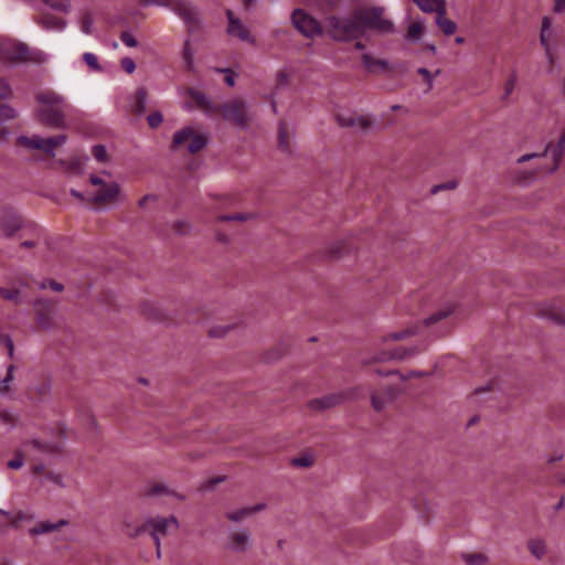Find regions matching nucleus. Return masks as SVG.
<instances>
[{"label":"nucleus","instance_id":"6ab92c4d","mask_svg":"<svg viewBox=\"0 0 565 565\" xmlns=\"http://www.w3.org/2000/svg\"><path fill=\"white\" fill-rule=\"evenodd\" d=\"M344 401V394L342 393H333L326 395L320 398H316L310 401L309 406L311 409L323 411L334 407L335 405L341 404Z\"/></svg>","mask_w":565,"mask_h":565},{"label":"nucleus","instance_id":"3c124183","mask_svg":"<svg viewBox=\"0 0 565 565\" xmlns=\"http://www.w3.org/2000/svg\"><path fill=\"white\" fill-rule=\"evenodd\" d=\"M120 40L128 47H136L138 45L136 38L129 31L122 32Z\"/></svg>","mask_w":565,"mask_h":565},{"label":"nucleus","instance_id":"e2e57ef3","mask_svg":"<svg viewBox=\"0 0 565 565\" xmlns=\"http://www.w3.org/2000/svg\"><path fill=\"white\" fill-rule=\"evenodd\" d=\"M121 66H122V68H124L128 74L134 73V72H135V70H136V64H135L134 60H132V58H130V57H124V58L121 60Z\"/></svg>","mask_w":565,"mask_h":565},{"label":"nucleus","instance_id":"72a5a7b5","mask_svg":"<svg viewBox=\"0 0 565 565\" xmlns=\"http://www.w3.org/2000/svg\"><path fill=\"white\" fill-rule=\"evenodd\" d=\"M46 6L52 8L53 10L60 12H68L71 10V1L70 0H42Z\"/></svg>","mask_w":565,"mask_h":565},{"label":"nucleus","instance_id":"cd10ccee","mask_svg":"<svg viewBox=\"0 0 565 565\" xmlns=\"http://www.w3.org/2000/svg\"><path fill=\"white\" fill-rule=\"evenodd\" d=\"M278 145L282 151L290 152L292 136L288 132L286 126L282 122L278 127Z\"/></svg>","mask_w":565,"mask_h":565},{"label":"nucleus","instance_id":"603ef678","mask_svg":"<svg viewBox=\"0 0 565 565\" xmlns=\"http://www.w3.org/2000/svg\"><path fill=\"white\" fill-rule=\"evenodd\" d=\"M8 467L13 470H18L23 467L24 458L21 452H17L14 458L8 461Z\"/></svg>","mask_w":565,"mask_h":565},{"label":"nucleus","instance_id":"052dcab7","mask_svg":"<svg viewBox=\"0 0 565 565\" xmlns=\"http://www.w3.org/2000/svg\"><path fill=\"white\" fill-rule=\"evenodd\" d=\"M87 160V157H85L84 160H82L81 158H76L71 162L70 169L76 173H79L83 170L84 164Z\"/></svg>","mask_w":565,"mask_h":565},{"label":"nucleus","instance_id":"13d9d810","mask_svg":"<svg viewBox=\"0 0 565 565\" xmlns=\"http://www.w3.org/2000/svg\"><path fill=\"white\" fill-rule=\"evenodd\" d=\"M465 559L470 565H481L486 562V556L482 554H471L466 556Z\"/></svg>","mask_w":565,"mask_h":565},{"label":"nucleus","instance_id":"680f3d73","mask_svg":"<svg viewBox=\"0 0 565 565\" xmlns=\"http://www.w3.org/2000/svg\"><path fill=\"white\" fill-rule=\"evenodd\" d=\"M45 480L47 481H51L53 482L54 484L58 486V487H65L64 482H63V479H62V476L58 475V473H54V472H47L45 475Z\"/></svg>","mask_w":565,"mask_h":565},{"label":"nucleus","instance_id":"5fc2aeb1","mask_svg":"<svg viewBox=\"0 0 565 565\" xmlns=\"http://www.w3.org/2000/svg\"><path fill=\"white\" fill-rule=\"evenodd\" d=\"M542 315H543V317L552 320L555 323H561V324L565 323V318L563 317L562 312H559L556 309H553V311L551 313L542 312Z\"/></svg>","mask_w":565,"mask_h":565},{"label":"nucleus","instance_id":"ddd939ff","mask_svg":"<svg viewBox=\"0 0 565 565\" xmlns=\"http://www.w3.org/2000/svg\"><path fill=\"white\" fill-rule=\"evenodd\" d=\"M19 145L25 147L28 149H39L44 151L46 154L51 157H55V147L53 145V140L50 138H42L40 136L25 137L21 136L18 138Z\"/></svg>","mask_w":565,"mask_h":565},{"label":"nucleus","instance_id":"338daca9","mask_svg":"<svg viewBox=\"0 0 565 565\" xmlns=\"http://www.w3.org/2000/svg\"><path fill=\"white\" fill-rule=\"evenodd\" d=\"M553 11L563 13L565 11V0H554Z\"/></svg>","mask_w":565,"mask_h":565},{"label":"nucleus","instance_id":"774afa93","mask_svg":"<svg viewBox=\"0 0 565 565\" xmlns=\"http://www.w3.org/2000/svg\"><path fill=\"white\" fill-rule=\"evenodd\" d=\"M38 323L44 329H49L51 327L50 321L46 319V317L43 313L38 315Z\"/></svg>","mask_w":565,"mask_h":565},{"label":"nucleus","instance_id":"a878e982","mask_svg":"<svg viewBox=\"0 0 565 565\" xmlns=\"http://www.w3.org/2000/svg\"><path fill=\"white\" fill-rule=\"evenodd\" d=\"M396 395L397 393L392 388L386 390L385 396L383 397L374 394L371 398L372 406L375 411L380 412L385 408L387 403L394 401Z\"/></svg>","mask_w":565,"mask_h":565},{"label":"nucleus","instance_id":"8fccbe9b","mask_svg":"<svg viewBox=\"0 0 565 565\" xmlns=\"http://www.w3.org/2000/svg\"><path fill=\"white\" fill-rule=\"evenodd\" d=\"M94 20L89 13L85 14L82 20L81 30L85 34H92Z\"/></svg>","mask_w":565,"mask_h":565},{"label":"nucleus","instance_id":"412c9836","mask_svg":"<svg viewBox=\"0 0 565 565\" xmlns=\"http://www.w3.org/2000/svg\"><path fill=\"white\" fill-rule=\"evenodd\" d=\"M67 524L65 520H58L56 522L52 521H40L35 526L29 529V534L31 536H39L43 534H49L55 531H58L63 526Z\"/></svg>","mask_w":565,"mask_h":565},{"label":"nucleus","instance_id":"2eb2a0df","mask_svg":"<svg viewBox=\"0 0 565 565\" xmlns=\"http://www.w3.org/2000/svg\"><path fill=\"white\" fill-rule=\"evenodd\" d=\"M337 121L342 127H354L362 130L367 129L371 125L369 118L364 116H358L349 111L338 113Z\"/></svg>","mask_w":565,"mask_h":565},{"label":"nucleus","instance_id":"bb28decb","mask_svg":"<svg viewBox=\"0 0 565 565\" xmlns=\"http://www.w3.org/2000/svg\"><path fill=\"white\" fill-rule=\"evenodd\" d=\"M148 529L147 521L142 524H139L130 519H126L124 521V531L130 537H136Z\"/></svg>","mask_w":565,"mask_h":565},{"label":"nucleus","instance_id":"37998d69","mask_svg":"<svg viewBox=\"0 0 565 565\" xmlns=\"http://www.w3.org/2000/svg\"><path fill=\"white\" fill-rule=\"evenodd\" d=\"M93 156L98 162H107L108 161V153L106 150V147L103 145H96L93 147Z\"/></svg>","mask_w":565,"mask_h":565},{"label":"nucleus","instance_id":"39448f33","mask_svg":"<svg viewBox=\"0 0 565 565\" xmlns=\"http://www.w3.org/2000/svg\"><path fill=\"white\" fill-rule=\"evenodd\" d=\"M207 141V135L192 126L183 127L173 135V148L192 154L201 151Z\"/></svg>","mask_w":565,"mask_h":565},{"label":"nucleus","instance_id":"f8f14e48","mask_svg":"<svg viewBox=\"0 0 565 565\" xmlns=\"http://www.w3.org/2000/svg\"><path fill=\"white\" fill-rule=\"evenodd\" d=\"M253 540L248 529L231 531L227 536V550L234 553H244L252 546Z\"/></svg>","mask_w":565,"mask_h":565},{"label":"nucleus","instance_id":"e433bc0d","mask_svg":"<svg viewBox=\"0 0 565 565\" xmlns=\"http://www.w3.org/2000/svg\"><path fill=\"white\" fill-rule=\"evenodd\" d=\"M0 297H2L6 300L13 301L15 303H20L22 301L19 289H7L0 287Z\"/></svg>","mask_w":565,"mask_h":565},{"label":"nucleus","instance_id":"dca6fc26","mask_svg":"<svg viewBox=\"0 0 565 565\" xmlns=\"http://www.w3.org/2000/svg\"><path fill=\"white\" fill-rule=\"evenodd\" d=\"M226 17L228 19L227 33L231 36L238 38L242 41H247L253 43L254 39L249 35V32L244 26L238 18H236L231 10L226 11Z\"/></svg>","mask_w":565,"mask_h":565},{"label":"nucleus","instance_id":"6e6552de","mask_svg":"<svg viewBox=\"0 0 565 565\" xmlns=\"http://www.w3.org/2000/svg\"><path fill=\"white\" fill-rule=\"evenodd\" d=\"M552 153V162L551 164L544 168V171L552 173L557 170L561 159L565 152V135H562L556 145L547 143L542 152H532L526 153L518 159V163H523L525 161L532 159H543L546 158L548 153Z\"/></svg>","mask_w":565,"mask_h":565},{"label":"nucleus","instance_id":"aec40b11","mask_svg":"<svg viewBox=\"0 0 565 565\" xmlns=\"http://www.w3.org/2000/svg\"><path fill=\"white\" fill-rule=\"evenodd\" d=\"M422 351L419 347L413 345L409 348H398L391 353H382L381 355L376 356V361H390V360H398L403 361L406 359H409L412 356H415Z\"/></svg>","mask_w":565,"mask_h":565},{"label":"nucleus","instance_id":"f03ea898","mask_svg":"<svg viewBox=\"0 0 565 565\" xmlns=\"http://www.w3.org/2000/svg\"><path fill=\"white\" fill-rule=\"evenodd\" d=\"M324 28L328 35L339 42H349L363 36L359 11L352 15L328 17Z\"/></svg>","mask_w":565,"mask_h":565},{"label":"nucleus","instance_id":"7c9ffc66","mask_svg":"<svg viewBox=\"0 0 565 565\" xmlns=\"http://www.w3.org/2000/svg\"><path fill=\"white\" fill-rule=\"evenodd\" d=\"M34 515L25 511H17L10 515V523L13 527H18L23 522H30Z\"/></svg>","mask_w":565,"mask_h":565},{"label":"nucleus","instance_id":"de8ad7c7","mask_svg":"<svg viewBox=\"0 0 565 565\" xmlns=\"http://www.w3.org/2000/svg\"><path fill=\"white\" fill-rule=\"evenodd\" d=\"M11 95H12L11 86L9 85V83L6 79L0 78V103L9 99L11 97Z\"/></svg>","mask_w":565,"mask_h":565},{"label":"nucleus","instance_id":"0e129e2a","mask_svg":"<svg viewBox=\"0 0 565 565\" xmlns=\"http://www.w3.org/2000/svg\"><path fill=\"white\" fill-rule=\"evenodd\" d=\"M174 231L180 235H184L190 231V224L186 221H179L174 224Z\"/></svg>","mask_w":565,"mask_h":565},{"label":"nucleus","instance_id":"473e14b6","mask_svg":"<svg viewBox=\"0 0 565 565\" xmlns=\"http://www.w3.org/2000/svg\"><path fill=\"white\" fill-rule=\"evenodd\" d=\"M423 24L420 22H413L408 29L406 39L413 42H418L422 38Z\"/></svg>","mask_w":565,"mask_h":565},{"label":"nucleus","instance_id":"5701e85b","mask_svg":"<svg viewBox=\"0 0 565 565\" xmlns=\"http://www.w3.org/2000/svg\"><path fill=\"white\" fill-rule=\"evenodd\" d=\"M436 24L445 35H451L457 30V24L445 15V10H438L436 14Z\"/></svg>","mask_w":565,"mask_h":565},{"label":"nucleus","instance_id":"7ed1b4c3","mask_svg":"<svg viewBox=\"0 0 565 565\" xmlns=\"http://www.w3.org/2000/svg\"><path fill=\"white\" fill-rule=\"evenodd\" d=\"M89 183L96 188L88 193V200L94 203H115L119 200L120 186L111 179L109 171L103 170L89 177Z\"/></svg>","mask_w":565,"mask_h":565},{"label":"nucleus","instance_id":"b1692460","mask_svg":"<svg viewBox=\"0 0 565 565\" xmlns=\"http://www.w3.org/2000/svg\"><path fill=\"white\" fill-rule=\"evenodd\" d=\"M38 23L45 30L49 31H63L66 28V22L63 19L56 17H43Z\"/></svg>","mask_w":565,"mask_h":565},{"label":"nucleus","instance_id":"20e7f679","mask_svg":"<svg viewBox=\"0 0 565 565\" xmlns=\"http://www.w3.org/2000/svg\"><path fill=\"white\" fill-rule=\"evenodd\" d=\"M224 120L232 122L238 128L247 129L253 119L249 104L242 98H233L220 106Z\"/></svg>","mask_w":565,"mask_h":565},{"label":"nucleus","instance_id":"79ce46f5","mask_svg":"<svg viewBox=\"0 0 565 565\" xmlns=\"http://www.w3.org/2000/svg\"><path fill=\"white\" fill-rule=\"evenodd\" d=\"M417 333V330L416 329H413V328H408V329H405L403 331H399V332H393V333H390L387 337H386V340H393V341H399V340H404L413 334Z\"/></svg>","mask_w":565,"mask_h":565},{"label":"nucleus","instance_id":"09e8293b","mask_svg":"<svg viewBox=\"0 0 565 565\" xmlns=\"http://www.w3.org/2000/svg\"><path fill=\"white\" fill-rule=\"evenodd\" d=\"M147 121L151 128H157L162 124L163 116L160 111H154L147 117Z\"/></svg>","mask_w":565,"mask_h":565},{"label":"nucleus","instance_id":"58836bf2","mask_svg":"<svg viewBox=\"0 0 565 565\" xmlns=\"http://www.w3.org/2000/svg\"><path fill=\"white\" fill-rule=\"evenodd\" d=\"M83 60L92 71H94V72L102 71V67L98 63V58L94 53L85 52L83 54Z\"/></svg>","mask_w":565,"mask_h":565},{"label":"nucleus","instance_id":"c756f323","mask_svg":"<svg viewBox=\"0 0 565 565\" xmlns=\"http://www.w3.org/2000/svg\"><path fill=\"white\" fill-rule=\"evenodd\" d=\"M530 552L536 557L542 558L546 552L545 542L541 539H532L527 543Z\"/></svg>","mask_w":565,"mask_h":565},{"label":"nucleus","instance_id":"393cba45","mask_svg":"<svg viewBox=\"0 0 565 565\" xmlns=\"http://www.w3.org/2000/svg\"><path fill=\"white\" fill-rule=\"evenodd\" d=\"M362 64L369 72H376L377 68L384 71L388 67V63L385 60H377L371 54L365 53L362 55Z\"/></svg>","mask_w":565,"mask_h":565},{"label":"nucleus","instance_id":"a19ab883","mask_svg":"<svg viewBox=\"0 0 565 565\" xmlns=\"http://www.w3.org/2000/svg\"><path fill=\"white\" fill-rule=\"evenodd\" d=\"M0 347H3L7 349L9 358H13L14 344L9 334L0 332Z\"/></svg>","mask_w":565,"mask_h":565},{"label":"nucleus","instance_id":"a211bd4d","mask_svg":"<svg viewBox=\"0 0 565 565\" xmlns=\"http://www.w3.org/2000/svg\"><path fill=\"white\" fill-rule=\"evenodd\" d=\"M265 507L266 505L264 503H258L255 505L233 509V510L226 511L225 516L232 522L239 523V522L244 521L245 519L253 516L257 512L263 511L265 509Z\"/></svg>","mask_w":565,"mask_h":565},{"label":"nucleus","instance_id":"f704fd0d","mask_svg":"<svg viewBox=\"0 0 565 565\" xmlns=\"http://www.w3.org/2000/svg\"><path fill=\"white\" fill-rule=\"evenodd\" d=\"M49 60V55L40 50H29L28 49V55L25 57L26 62H33V63H45Z\"/></svg>","mask_w":565,"mask_h":565},{"label":"nucleus","instance_id":"864d4df0","mask_svg":"<svg viewBox=\"0 0 565 565\" xmlns=\"http://www.w3.org/2000/svg\"><path fill=\"white\" fill-rule=\"evenodd\" d=\"M250 217L249 214H245V213H236V214H231V215H220L217 217V220L220 222H224V221H246Z\"/></svg>","mask_w":565,"mask_h":565},{"label":"nucleus","instance_id":"1a4fd4ad","mask_svg":"<svg viewBox=\"0 0 565 565\" xmlns=\"http://www.w3.org/2000/svg\"><path fill=\"white\" fill-rule=\"evenodd\" d=\"M147 525L150 531V535L152 536L156 547H157V556L160 557L161 556V552H160L161 537H164L172 531L178 530L179 522L173 515L168 516V518L156 516V518H149L147 520Z\"/></svg>","mask_w":565,"mask_h":565},{"label":"nucleus","instance_id":"4d7b16f0","mask_svg":"<svg viewBox=\"0 0 565 565\" xmlns=\"http://www.w3.org/2000/svg\"><path fill=\"white\" fill-rule=\"evenodd\" d=\"M418 74H420L428 86V90H430L434 86V75L425 67L418 68Z\"/></svg>","mask_w":565,"mask_h":565},{"label":"nucleus","instance_id":"9b49d317","mask_svg":"<svg viewBox=\"0 0 565 565\" xmlns=\"http://www.w3.org/2000/svg\"><path fill=\"white\" fill-rule=\"evenodd\" d=\"M291 20L295 28L308 38H313L322 33L320 23L301 9H296L292 12Z\"/></svg>","mask_w":565,"mask_h":565},{"label":"nucleus","instance_id":"423d86ee","mask_svg":"<svg viewBox=\"0 0 565 565\" xmlns=\"http://www.w3.org/2000/svg\"><path fill=\"white\" fill-rule=\"evenodd\" d=\"M383 11L384 9L381 7H373L359 11L363 36L367 30H374L381 34H391L395 32L394 23L391 20L383 18Z\"/></svg>","mask_w":565,"mask_h":565},{"label":"nucleus","instance_id":"4468645a","mask_svg":"<svg viewBox=\"0 0 565 565\" xmlns=\"http://www.w3.org/2000/svg\"><path fill=\"white\" fill-rule=\"evenodd\" d=\"M554 38V31L552 26V21L548 17H544L542 19V26L540 32V43L545 50L546 57L550 63L553 62V53H552V40Z\"/></svg>","mask_w":565,"mask_h":565},{"label":"nucleus","instance_id":"4be33fe9","mask_svg":"<svg viewBox=\"0 0 565 565\" xmlns=\"http://www.w3.org/2000/svg\"><path fill=\"white\" fill-rule=\"evenodd\" d=\"M146 495L154 498L164 497L167 499L175 500H184L185 498L183 494L178 493L175 490L163 483H156L149 487V489L146 491Z\"/></svg>","mask_w":565,"mask_h":565},{"label":"nucleus","instance_id":"c85d7f7f","mask_svg":"<svg viewBox=\"0 0 565 565\" xmlns=\"http://www.w3.org/2000/svg\"><path fill=\"white\" fill-rule=\"evenodd\" d=\"M15 366L9 365L7 367V374L6 376L0 381V395L6 396L11 392V384L13 382V373H14Z\"/></svg>","mask_w":565,"mask_h":565},{"label":"nucleus","instance_id":"c03bdc74","mask_svg":"<svg viewBox=\"0 0 565 565\" xmlns=\"http://www.w3.org/2000/svg\"><path fill=\"white\" fill-rule=\"evenodd\" d=\"M313 462V458L309 454H305L300 457L292 458L291 463L296 467L307 468L310 467Z\"/></svg>","mask_w":565,"mask_h":565},{"label":"nucleus","instance_id":"a18cd8bd","mask_svg":"<svg viewBox=\"0 0 565 565\" xmlns=\"http://www.w3.org/2000/svg\"><path fill=\"white\" fill-rule=\"evenodd\" d=\"M139 4L142 7H159L170 9L172 0H139Z\"/></svg>","mask_w":565,"mask_h":565},{"label":"nucleus","instance_id":"49530a36","mask_svg":"<svg viewBox=\"0 0 565 565\" xmlns=\"http://www.w3.org/2000/svg\"><path fill=\"white\" fill-rule=\"evenodd\" d=\"M516 81H518V76H516L515 72H513L509 76L508 81L504 84L503 98H508L513 93V90L515 88Z\"/></svg>","mask_w":565,"mask_h":565},{"label":"nucleus","instance_id":"0eeeda50","mask_svg":"<svg viewBox=\"0 0 565 565\" xmlns=\"http://www.w3.org/2000/svg\"><path fill=\"white\" fill-rule=\"evenodd\" d=\"M28 46L12 39L0 36V62L8 65L25 63Z\"/></svg>","mask_w":565,"mask_h":565},{"label":"nucleus","instance_id":"4c0bfd02","mask_svg":"<svg viewBox=\"0 0 565 565\" xmlns=\"http://www.w3.org/2000/svg\"><path fill=\"white\" fill-rule=\"evenodd\" d=\"M193 55H194V53H193V51L191 49L190 41L186 40L185 43H184L183 57H184L185 67L189 71H193L194 70Z\"/></svg>","mask_w":565,"mask_h":565},{"label":"nucleus","instance_id":"6e6d98bb","mask_svg":"<svg viewBox=\"0 0 565 565\" xmlns=\"http://www.w3.org/2000/svg\"><path fill=\"white\" fill-rule=\"evenodd\" d=\"M393 374L398 375L402 381H406V380H408L409 377H413V376H423L424 375V373L420 372V371H412V372H409L407 374H402V373H399L397 371H390V372H386V373H380V375H393Z\"/></svg>","mask_w":565,"mask_h":565},{"label":"nucleus","instance_id":"f257e3e1","mask_svg":"<svg viewBox=\"0 0 565 565\" xmlns=\"http://www.w3.org/2000/svg\"><path fill=\"white\" fill-rule=\"evenodd\" d=\"M36 102L40 107L36 110L38 119L52 128H66V117L73 110L66 98L51 89L36 94Z\"/></svg>","mask_w":565,"mask_h":565},{"label":"nucleus","instance_id":"f3484780","mask_svg":"<svg viewBox=\"0 0 565 565\" xmlns=\"http://www.w3.org/2000/svg\"><path fill=\"white\" fill-rule=\"evenodd\" d=\"M0 226L3 235L10 238L17 232L22 230V220L19 215L11 212H7L1 217Z\"/></svg>","mask_w":565,"mask_h":565},{"label":"nucleus","instance_id":"c9c22d12","mask_svg":"<svg viewBox=\"0 0 565 565\" xmlns=\"http://www.w3.org/2000/svg\"><path fill=\"white\" fill-rule=\"evenodd\" d=\"M17 116V111L14 108L7 104L0 103V122H7L11 119H14Z\"/></svg>","mask_w":565,"mask_h":565},{"label":"nucleus","instance_id":"69168bd1","mask_svg":"<svg viewBox=\"0 0 565 565\" xmlns=\"http://www.w3.org/2000/svg\"><path fill=\"white\" fill-rule=\"evenodd\" d=\"M456 186V182H447V183H443V184H438V185H435L433 186L431 189V193L435 194L441 190H447V189H454Z\"/></svg>","mask_w":565,"mask_h":565},{"label":"nucleus","instance_id":"2f4dec72","mask_svg":"<svg viewBox=\"0 0 565 565\" xmlns=\"http://www.w3.org/2000/svg\"><path fill=\"white\" fill-rule=\"evenodd\" d=\"M452 310L454 309L451 307H447L445 309H440L437 312L430 315L428 318H426L424 320V324L426 327H429V326H431L434 323H437L438 321L447 318L452 312Z\"/></svg>","mask_w":565,"mask_h":565},{"label":"nucleus","instance_id":"9d476101","mask_svg":"<svg viewBox=\"0 0 565 565\" xmlns=\"http://www.w3.org/2000/svg\"><path fill=\"white\" fill-rule=\"evenodd\" d=\"M186 25L189 31H194L201 23L199 10L189 0H172L170 9Z\"/></svg>","mask_w":565,"mask_h":565},{"label":"nucleus","instance_id":"ea45409f","mask_svg":"<svg viewBox=\"0 0 565 565\" xmlns=\"http://www.w3.org/2000/svg\"><path fill=\"white\" fill-rule=\"evenodd\" d=\"M147 94L145 89H139L136 95L135 109L138 114H142L146 109Z\"/></svg>","mask_w":565,"mask_h":565},{"label":"nucleus","instance_id":"bf43d9fd","mask_svg":"<svg viewBox=\"0 0 565 565\" xmlns=\"http://www.w3.org/2000/svg\"><path fill=\"white\" fill-rule=\"evenodd\" d=\"M422 11L424 12H433L436 11L434 8V2L431 0H413Z\"/></svg>","mask_w":565,"mask_h":565}]
</instances>
